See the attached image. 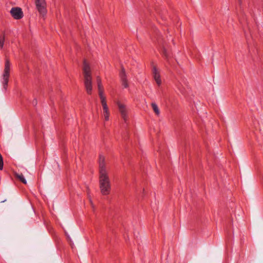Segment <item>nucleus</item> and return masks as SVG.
<instances>
[{"label": "nucleus", "mask_w": 263, "mask_h": 263, "mask_svg": "<svg viewBox=\"0 0 263 263\" xmlns=\"http://www.w3.org/2000/svg\"><path fill=\"white\" fill-rule=\"evenodd\" d=\"M99 163V182L100 192L103 195H108L111 191V182L106 170L104 156L100 155Z\"/></svg>", "instance_id": "f257e3e1"}, {"label": "nucleus", "mask_w": 263, "mask_h": 263, "mask_svg": "<svg viewBox=\"0 0 263 263\" xmlns=\"http://www.w3.org/2000/svg\"><path fill=\"white\" fill-rule=\"evenodd\" d=\"M4 162L3 159L2 155L0 154V170H2L3 169Z\"/></svg>", "instance_id": "2eb2a0df"}, {"label": "nucleus", "mask_w": 263, "mask_h": 263, "mask_svg": "<svg viewBox=\"0 0 263 263\" xmlns=\"http://www.w3.org/2000/svg\"><path fill=\"white\" fill-rule=\"evenodd\" d=\"M97 83H98L99 92L100 91H103V86L101 83V79L99 77L97 78Z\"/></svg>", "instance_id": "ddd939ff"}, {"label": "nucleus", "mask_w": 263, "mask_h": 263, "mask_svg": "<svg viewBox=\"0 0 263 263\" xmlns=\"http://www.w3.org/2000/svg\"><path fill=\"white\" fill-rule=\"evenodd\" d=\"M10 13L14 18L19 20L23 17V13L22 9L18 7L12 8L10 11Z\"/></svg>", "instance_id": "39448f33"}, {"label": "nucleus", "mask_w": 263, "mask_h": 263, "mask_svg": "<svg viewBox=\"0 0 263 263\" xmlns=\"http://www.w3.org/2000/svg\"><path fill=\"white\" fill-rule=\"evenodd\" d=\"M35 4L40 15L44 17L47 14V5L45 0H35Z\"/></svg>", "instance_id": "20e7f679"}, {"label": "nucleus", "mask_w": 263, "mask_h": 263, "mask_svg": "<svg viewBox=\"0 0 263 263\" xmlns=\"http://www.w3.org/2000/svg\"><path fill=\"white\" fill-rule=\"evenodd\" d=\"M117 105L118 106L119 111L121 114L122 118L125 122H126L128 116L126 107L124 105L121 104L120 102H118Z\"/></svg>", "instance_id": "0eeeda50"}, {"label": "nucleus", "mask_w": 263, "mask_h": 263, "mask_svg": "<svg viewBox=\"0 0 263 263\" xmlns=\"http://www.w3.org/2000/svg\"><path fill=\"white\" fill-rule=\"evenodd\" d=\"M99 95L100 98H101V97H105L104 95V93H103V91H100L99 92Z\"/></svg>", "instance_id": "f3484780"}, {"label": "nucleus", "mask_w": 263, "mask_h": 263, "mask_svg": "<svg viewBox=\"0 0 263 263\" xmlns=\"http://www.w3.org/2000/svg\"><path fill=\"white\" fill-rule=\"evenodd\" d=\"M152 73L153 78L158 86L161 84V80L160 78V71L155 67L154 66L152 69Z\"/></svg>", "instance_id": "423d86ee"}, {"label": "nucleus", "mask_w": 263, "mask_h": 263, "mask_svg": "<svg viewBox=\"0 0 263 263\" xmlns=\"http://www.w3.org/2000/svg\"><path fill=\"white\" fill-rule=\"evenodd\" d=\"M65 235H66L67 238H69V236H68L67 233L66 232H65Z\"/></svg>", "instance_id": "412c9836"}, {"label": "nucleus", "mask_w": 263, "mask_h": 263, "mask_svg": "<svg viewBox=\"0 0 263 263\" xmlns=\"http://www.w3.org/2000/svg\"><path fill=\"white\" fill-rule=\"evenodd\" d=\"M103 116L105 121H107L109 119V110H103Z\"/></svg>", "instance_id": "f8f14e48"}, {"label": "nucleus", "mask_w": 263, "mask_h": 263, "mask_svg": "<svg viewBox=\"0 0 263 263\" xmlns=\"http://www.w3.org/2000/svg\"><path fill=\"white\" fill-rule=\"evenodd\" d=\"M100 100H101V103H103V102H106V98L105 97H101L100 98Z\"/></svg>", "instance_id": "a211bd4d"}, {"label": "nucleus", "mask_w": 263, "mask_h": 263, "mask_svg": "<svg viewBox=\"0 0 263 263\" xmlns=\"http://www.w3.org/2000/svg\"><path fill=\"white\" fill-rule=\"evenodd\" d=\"M5 42V36L4 35H2L0 36V47L2 48L4 46Z\"/></svg>", "instance_id": "4468645a"}, {"label": "nucleus", "mask_w": 263, "mask_h": 263, "mask_svg": "<svg viewBox=\"0 0 263 263\" xmlns=\"http://www.w3.org/2000/svg\"><path fill=\"white\" fill-rule=\"evenodd\" d=\"M156 34L158 36L157 40H158V42H160L159 41L160 39H159V35L158 34V32H156Z\"/></svg>", "instance_id": "6ab92c4d"}, {"label": "nucleus", "mask_w": 263, "mask_h": 263, "mask_svg": "<svg viewBox=\"0 0 263 263\" xmlns=\"http://www.w3.org/2000/svg\"><path fill=\"white\" fill-rule=\"evenodd\" d=\"M83 72L84 75V84L87 92L90 94L92 91V78L90 69L86 61L84 62Z\"/></svg>", "instance_id": "f03ea898"}, {"label": "nucleus", "mask_w": 263, "mask_h": 263, "mask_svg": "<svg viewBox=\"0 0 263 263\" xmlns=\"http://www.w3.org/2000/svg\"><path fill=\"white\" fill-rule=\"evenodd\" d=\"M151 105L154 111L158 116L160 114V111L157 105L155 103L153 102L152 103Z\"/></svg>", "instance_id": "9b49d317"}, {"label": "nucleus", "mask_w": 263, "mask_h": 263, "mask_svg": "<svg viewBox=\"0 0 263 263\" xmlns=\"http://www.w3.org/2000/svg\"><path fill=\"white\" fill-rule=\"evenodd\" d=\"M11 64L8 59H6L5 64V68L2 74V83L3 89L6 91L10 77Z\"/></svg>", "instance_id": "7ed1b4c3"}, {"label": "nucleus", "mask_w": 263, "mask_h": 263, "mask_svg": "<svg viewBox=\"0 0 263 263\" xmlns=\"http://www.w3.org/2000/svg\"><path fill=\"white\" fill-rule=\"evenodd\" d=\"M89 201H90V203H91V205L92 208H94V205H93V203H92V202L91 199H89Z\"/></svg>", "instance_id": "aec40b11"}, {"label": "nucleus", "mask_w": 263, "mask_h": 263, "mask_svg": "<svg viewBox=\"0 0 263 263\" xmlns=\"http://www.w3.org/2000/svg\"><path fill=\"white\" fill-rule=\"evenodd\" d=\"M15 177L24 184L27 183V181L26 180L24 175L22 174L16 173Z\"/></svg>", "instance_id": "9d476101"}, {"label": "nucleus", "mask_w": 263, "mask_h": 263, "mask_svg": "<svg viewBox=\"0 0 263 263\" xmlns=\"http://www.w3.org/2000/svg\"><path fill=\"white\" fill-rule=\"evenodd\" d=\"M101 104L102 105L103 110H109L106 102L102 103Z\"/></svg>", "instance_id": "dca6fc26"}, {"label": "nucleus", "mask_w": 263, "mask_h": 263, "mask_svg": "<svg viewBox=\"0 0 263 263\" xmlns=\"http://www.w3.org/2000/svg\"><path fill=\"white\" fill-rule=\"evenodd\" d=\"M163 54L166 60L168 61V62H169L170 59L172 57V53L170 51H168L165 48H164L163 50Z\"/></svg>", "instance_id": "1a4fd4ad"}, {"label": "nucleus", "mask_w": 263, "mask_h": 263, "mask_svg": "<svg viewBox=\"0 0 263 263\" xmlns=\"http://www.w3.org/2000/svg\"><path fill=\"white\" fill-rule=\"evenodd\" d=\"M120 77L122 82V85L124 88H127L128 86L125 71L124 68H122L120 72Z\"/></svg>", "instance_id": "6e6552de"}]
</instances>
